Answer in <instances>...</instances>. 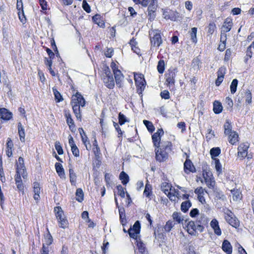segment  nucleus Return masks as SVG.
<instances>
[{"label":"nucleus","instance_id":"obj_1","mask_svg":"<svg viewBox=\"0 0 254 254\" xmlns=\"http://www.w3.org/2000/svg\"><path fill=\"white\" fill-rule=\"evenodd\" d=\"M140 224L138 221H136L132 227H130L128 230V233L130 237L134 240V243L138 248L139 254H148L145 244L141 241L140 237L138 235L140 233Z\"/></svg>","mask_w":254,"mask_h":254},{"label":"nucleus","instance_id":"obj_2","mask_svg":"<svg viewBox=\"0 0 254 254\" xmlns=\"http://www.w3.org/2000/svg\"><path fill=\"white\" fill-rule=\"evenodd\" d=\"M172 143L170 141L161 142V145L156 150V158L157 161L163 162L168 157L171 151Z\"/></svg>","mask_w":254,"mask_h":254},{"label":"nucleus","instance_id":"obj_3","mask_svg":"<svg viewBox=\"0 0 254 254\" xmlns=\"http://www.w3.org/2000/svg\"><path fill=\"white\" fill-rule=\"evenodd\" d=\"M71 104L73 111H80V107L85 106V101L80 93H77L72 96Z\"/></svg>","mask_w":254,"mask_h":254},{"label":"nucleus","instance_id":"obj_4","mask_svg":"<svg viewBox=\"0 0 254 254\" xmlns=\"http://www.w3.org/2000/svg\"><path fill=\"white\" fill-rule=\"evenodd\" d=\"M103 80L105 85L109 88L112 89L115 86L114 80L111 71L108 67L104 70Z\"/></svg>","mask_w":254,"mask_h":254},{"label":"nucleus","instance_id":"obj_5","mask_svg":"<svg viewBox=\"0 0 254 254\" xmlns=\"http://www.w3.org/2000/svg\"><path fill=\"white\" fill-rule=\"evenodd\" d=\"M177 70L174 68H170L165 74L166 84L170 89L174 88L175 82V77Z\"/></svg>","mask_w":254,"mask_h":254},{"label":"nucleus","instance_id":"obj_6","mask_svg":"<svg viewBox=\"0 0 254 254\" xmlns=\"http://www.w3.org/2000/svg\"><path fill=\"white\" fill-rule=\"evenodd\" d=\"M54 211L57 219L60 224V227L64 229L67 227L68 221L65 218V216L62 208L60 206H56L54 208Z\"/></svg>","mask_w":254,"mask_h":254},{"label":"nucleus","instance_id":"obj_7","mask_svg":"<svg viewBox=\"0 0 254 254\" xmlns=\"http://www.w3.org/2000/svg\"><path fill=\"white\" fill-rule=\"evenodd\" d=\"M134 78L137 87V92L140 94L144 90L146 83L143 75L141 74L135 73Z\"/></svg>","mask_w":254,"mask_h":254},{"label":"nucleus","instance_id":"obj_8","mask_svg":"<svg viewBox=\"0 0 254 254\" xmlns=\"http://www.w3.org/2000/svg\"><path fill=\"white\" fill-rule=\"evenodd\" d=\"M16 173H21L22 177L23 178V181L25 182L27 178V173L26 172L25 166L24 165L23 158L21 157H19L18 162L16 163Z\"/></svg>","mask_w":254,"mask_h":254},{"label":"nucleus","instance_id":"obj_9","mask_svg":"<svg viewBox=\"0 0 254 254\" xmlns=\"http://www.w3.org/2000/svg\"><path fill=\"white\" fill-rule=\"evenodd\" d=\"M225 218L226 220L233 227L237 228L239 226V221L231 211L228 210L225 213Z\"/></svg>","mask_w":254,"mask_h":254},{"label":"nucleus","instance_id":"obj_10","mask_svg":"<svg viewBox=\"0 0 254 254\" xmlns=\"http://www.w3.org/2000/svg\"><path fill=\"white\" fill-rule=\"evenodd\" d=\"M150 41L151 45L154 47H159L162 43V39L159 33L155 31L150 32Z\"/></svg>","mask_w":254,"mask_h":254},{"label":"nucleus","instance_id":"obj_11","mask_svg":"<svg viewBox=\"0 0 254 254\" xmlns=\"http://www.w3.org/2000/svg\"><path fill=\"white\" fill-rule=\"evenodd\" d=\"M202 175L207 186L209 189H214L215 185V182L213 178L211 173L205 171L203 172Z\"/></svg>","mask_w":254,"mask_h":254},{"label":"nucleus","instance_id":"obj_12","mask_svg":"<svg viewBox=\"0 0 254 254\" xmlns=\"http://www.w3.org/2000/svg\"><path fill=\"white\" fill-rule=\"evenodd\" d=\"M208 222V218L204 214H201L196 221L197 225V230L199 232H203L204 230L203 225L207 224Z\"/></svg>","mask_w":254,"mask_h":254},{"label":"nucleus","instance_id":"obj_13","mask_svg":"<svg viewBox=\"0 0 254 254\" xmlns=\"http://www.w3.org/2000/svg\"><path fill=\"white\" fill-rule=\"evenodd\" d=\"M249 145L248 143H241L238 147V156L241 159L245 158L248 155Z\"/></svg>","mask_w":254,"mask_h":254},{"label":"nucleus","instance_id":"obj_14","mask_svg":"<svg viewBox=\"0 0 254 254\" xmlns=\"http://www.w3.org/2000/svg\"><path fill=\"white\" fill-rule=\"evenodd\" d=\"M164 134V131L162 128L158 129L156 132L154 133L152 135V139L154 144V145L155 147L158 148L160 145L161 142H160L161 140V135Z\"/></svg>","mask_w":254,"mask_h":254},{"label":"nucleus","instance_id":"obj_15","mask_svg":"<svg viewBox=\"0 0 254 254\" xmlns=\"http://www.w3.org/2000/svg\"><path fill=\"white\" fill-rule=\"evenodd\" d=\"M21 173H17L15 176V182L16 188L18 190L21 191L22 193L24 192V186L21 180Z\"/></svg>","mask_w":254,"mask_h":254},{"label":"nucleus","instance_id":"obj_16","mask_svg":"<svg viewBox=\"0 0 254 254\" xmlns=\"http://www.w3.org/2000/svg\"><path fill=\"white\" fill-rule=\"evenodd\" d=\"M187 231L191 235L195 236L198 231L197 225L193 221H189L187 225Z\"/></svg>","mask_w":254,"mask_h":254},{"label":"nucleus","instance_id":"obj_17","mask_svg":"<svg viewBox=\"0 0 254 254\" xmlns=\"http://www.w3.org/2000/svg\"><path fill=\"white\" fill-rule=\"evenodd\" d=\"M115 78L116 80L117 85H119L121 86V83L124 78V75L121 71L118 69L116 68L115 66H112Z\"/></svg>","mask_w":254,"mask_h":254},{"label":"nucleus","instance_id":"obj_18","mask_svg":"<svg viewBox=\"0 0 254 254\" xmlns=\"http://www.w3.org/2000/svg\"><path fill=\"white\" fill-rule=\"evenodd\" d=\"M184 165L185 173L189 174L190 172H194L195 171V167L190 159H186Z\"/></svg>","mask_w":254,"mask_h":254},{"label":"nucleus","instance_id":"obj_19","mask_svg":"<svg viewBox=\"0 0 254 254\" xmlns=\"http://www.w3.org/2000/svg\"><path fill=\"white\" fill-rule=\"evenodd\" d=\"M171 187L172 186L171 184L165 182L162 183L161 185V190L165 193V194H166L168 196V197L171 200L172 199L171 198V196H170V195H171L170 191L171 190Z\"/></svg>","mask_w":254,"mask_h":254},{"label":"nucleus","instance_id":"obj_20","mask_svg":"<svg viewBox=\"0 0 254 254\" xmlns=\"http://www.w3.org/2000/svg\"><path fill=\"white\" fill-rule=\"evenodd\" d=\"M233 25L232 21L230 18H227L224 22L221 28V32L227 33L230 31Z\"/></svg>","mask_w":254,"mask_h":254},{"label":"nucleus","instance_id":"obj_21","mask_svg":"<svg viewBox=\"0 0 254 254\" xmlns=\"http://www.w3.org/2000/svg\"><path fill=\"white\" fill-rule=\"evenodd\" d=\"M210 226L216 235L218 236L221 235V230L219 227L218 222L216 219H213L210 222Z\"/></svg>","mask_w":254,"mask_h":254},{"label":"nucleus","instance_id":"obj_22","mask_svg":"<svg viewBox=\"0 0 254 254\" xmlns=\"http://www.w3.org/2000/svg\"><path fill=\"white\" fill-rule=\"evenodd\" d=\"M223 251L227 254H231L232 253V246L230 243L227 240H224L222 245Z\"/></svg>","mask_w":254,"mask_h":254},{"label":"nucleus","instance_id":"obj_23","mask_svg":"<svg viewBox=\"0 0 254 254\" xmlns=\"http://www.w3.org/2000/svg\"><path fill=\"white\" fill-rule=\"evenodd\" d=\"M65 116L66 118V123L69 126L70 130L72 132H74L75 130V127L73 120L71 118V116L69 113H66Z\"/></svg>","mask_w":254,"mask_h":254},{"label":"nucleus","instance_id":"obj_24","mask_svg":"<svg viewBox=\"0 0 254 254\" xmlns=\"http://www.w3.org/2000/svg\"><path fill=\"white\" fill-rule=\"evenodd\" d=\"M55 168L57 173H58V175L60 177V178H64V171L62 165L59 163L57 162L55 164Z\"/></svg>","mask_w":254,"mask_h":254},{"label":"nucleus","instance_id":"obj_25","mask_svg":"<svg viewBox=\"0 0 254 254\" xmlns=\"http://www.w3.org/2000/svg\"><path fill=\"white\" fill-rule=\"evenodd\" d=\"M155 10L156 8L153 6V5H149L148 7V19L152 21L155 18Z\"/></svg>","mask_w":254,"mask_h":254},{"label":"nucleus","instance_id":"obj_26","mask_svg":"<svg viewBox=\"0 0 254 254\" xmlns=\"http://www.w3.org/2000/svg\"><path fill=\"white\" fill-rule=\"evenodd\" d=\"M229 135V141L231 144H235L238 141V134L235 131Z\"/></svg>","mask_w":254,"mask_h":254},{"label":"nucleus","instance_id":"obj_27","mask_svg":"<svg viewBox=\"0 0 254 254\" xmlns=\"http://www.w3.org/2000/svg\"><path fill=\"white\" fill-rule=\"evenodd\" d=\"M143 194L146 197L151 199V196L152 195V187L151 185L149 184H146Z\"/></svg>","mask_w":254,"mask_h":254},{"label":"nucleus","instance_id":"obj_28","mask_svg":"<svg viewBox=\"0 0 254 254\" xmlns=\"http://www.w3.org/2000/svg\"><path fill=\"white\" fill-rule=\"evenodd\" d=\"M18 134L19 135L20 140L21 142H24L25 141L24 129L23 128L22 125L20 123H18Z\"/></svg>","mask_w":254,"mask_h":254},{"label":"nucleus","instance_id":"obj_29","mask_svg":"<svg viewBox=\"0 0 254 254\" xmlns=\"http://www.w3.org/2000/svg\"><path fill=\"white\" fill-rule=\"evenodd\" d=\"M224 133L226 135H228L230 133L233 132L232 131V127L231 124L228 120H226V121L224 125Z\"/></svg>","mask_w":254,"mask_h":254},{"label":"nucleus","instance_id":"obj_30","mask_svg":"<svg viewBox=\"0 0 254 254\" xmlns=\"http://www.w3.org/2000/svg\"><path fill=\"white\" fill-rule=\"evenodd\" d=\"M221 153L219 147H213L210 150V154L212 159L214 160L215 157L218 156Z\"/></svg>","mask_w":254,"mask_h":254},{"label":"nucleus","instance_id":"obj_31","mask_svg":"<svg viewBox=\"0 0 254 254\" xmlns=\"http://www.w3.org/2000/svg\"><path fill=\"white\" fill-rule=\"evenodd\" d=\"M120 179L122 181V183L124 185H126L129 181V177L125 172L122 171L119 176Z\"/></svg>","mask_w":254,"mask_h":254},{"label":"nucleus","instance_id":"obj_32","mask_svg":"<svg viewBox=\"0 0 254 254\" xmlns=\"http://www.w3.org/2000/svg\"><path fill=\"white\" fill-rule=\"evenodd\" d=\"M191 206V203L190 200L184 201L181 204V210L184 212H187Z\"/></svg>","mask_w":254,"mask_h":254},{"label":"nucleus","instance_id":"obj_33","mask_svg":"<svg viewBox=\"0 0 254 254\" xmlns=\"http://www.w3.org/2000/svg\"><path fill=\"white\" fill-rule=\"evenodd\" d=\"M69 179L72 185H75L76 183V175L72 169L69 168Z\"/></svg>","mask_w":254,"mask_h":254},{"label":"nucleus","instance_id":"obj_34","mask_svg":"<svg viewBox=\"0 0 254 254\" xmlns=\"http://www.w3.org/2000/svg\"><path fill=\"white\" fill-rule=\"evenodd\" d=\"M179 17V13L177 11H171L170 13V15H165V18L166 19H170L173 21H176L178 20Z\"/></svg>","mask_w":254,"mask_h":254},{"label":"nucleus","instance_id":"obj_35","mask_svg":"<svg viewBox=\"0 0 254 254\" xmlns=\"http://www.w3.org/2000/svg\"><path fill=\"white\" fill-rule=\"evenodd\" d=\"M165 62L163 60H160L157 66V70L159 73H163L165 69Z\"/></svg>","mask_w":254,"mask_h":254},{"label":"nucleus","instance_id":"obj_36","mask_svg":"<svg viewBox=\"0 0 254 254\" xmlns=\"http://www.w3.org/2000/svg\"><path fill=\"white\" fill-rule=\"evenodd\" d=\"M79 132L81 135V137L82 141L83 143L86 146V148L88 149L87 145L86 144V142L88 141V137H87V136L82 128H79Z\"/></svg>","mask_w":254,"mask_h":254},{"label":"nucleus","instance_id":"obj_37","mask_svg":"<svg viewBox=\"0 0 254 254\" xmlns=\"http://www.w3.org/2000/svg\"><path fill=\"white\" fill-rule=\"evenodd\" d=\"M76 200L81 202L83 200L84 194L81 189H77L76 191Z\"/></svg>","mask_w":254,"mask_h":254},{"label":"nucleus","instance_id":"obj_38","mask_svg":"<svg viewBox=\"0 0 254 254\" xmlns=\"http://www.w3.org/2000/svg\"><path fill=\"white\" fill-rule=\"evenodd\" d=\"M172 217L174 220H175L178 223H181L183 221V218L182 217V215L180 213L175 212L172 215Z\"/></svg>","mask_w":254,"mask_h":254},{"label":"nucleus","instance_id":"obj_39","mask_svg":"<svg viewBox=\"0 0 254 254\" xmlns=\"http://www.w3.org/2000/svg\"><path fill=\"white\" fill-rule=\"evenodd\" d=\"M224 105L227 110H230L233 106L232 100L229 97H226L224 101Z\"/></svg>","mask_w":254,"mask_h":254},{"label":"nucleus","instance_id":"obj_40","mask_svg":"<svg viewBox=\"0 0 254 254\" xmlns=\"http://www.w3.org/2000/svg\"><path fill=\"white\" fill-rule=\"evenodd\" d=\"M126 122H129V120L121 112H120L119 114V123L122 126Z\"/></svg>","mask_w":254,"mask_h":254},{"label":"nucleus","instance_id":"obj_41","mask_svg":"<svg viewBox=\"0 0 254 254\" xmlns=\"http://www.w3.org/2000/svg\"><path fill=\"white\" fill-rule=\"evenodd\" d=\"M215 161V169L217 171V173H218V175H220L222 173V165L220 162V161L218 159H214Z\"/></svg>","mask_w":254,"mask_h":254},{"label":"nucleus","instance_id":"obj_42","mask_svg":"<svg viewBox=\"0 0 254 254\" xmlns=\"http://www.w3.org/2000/svg\"><path fill=\"white\" fill-rule=\"evenodd\" d=\"M143 122L149 132H152L154 130L155 127L151 122L147 120H143Z\"/></svg>","mask_w":254,"mask_h":254},{"label":"nucleus","instance_id":"obj_43","mask_svg":"<svg viewBox=\"0 0 254 254\" xmlns=\"http://www.w3.org/2000/svg\"><path fill=\"white\" fill-rule=\"evenodd\" d=\"M223 106L221 102L215 101L213 102V111H222Z\"/></svg>","mask_w":254,"mask_h":254},{"label":"nucleus","instance_id":"obj_44","mask_svg":"<svg viewBox=\"0 0 254 254\" xmlns=\"http://www.w3.org/2000/svg\"><path fill=\"white\" fill-rule=\"evenodd\" d=\"M238 81L237 79L232 80L230 85V91L232 94H234L237 90Z\"/></svg>","mask_w":254,"mask_h":254},{"label":"nucleus","instance_id":"obj_45","mask_svg":"<svg viewBox=\"0 0 254 254\" xmlns=\"http://www.w3.org/2000/svg\"><path fill=\"white\" fill-rule=\"evenodd\" d=\"M54 94L55 96V100L57 102H59L63 100V98L61 95V93L55 88H53Z\"/></svg>","mask_w":254,"mask_h":254},{"label":"nucleus","instance_id":"obj_46","mask_svg":"<svg viewBox=\"0 0 254 254\" xmlns=\"http://www.w3.org/2000/svg\"><path fill=\"white\" fill-rule=\"evenodd\" d=\"M196 33L197 28L195 27L192 28L190 32L191 39L195 43L197 42Z\"/></svg>","mask_w":254,"mask_h":254},{"label":"nucleus","instance_id":"obj_47","mask_svg":"<svg viewBox=\"0 0 254 254\" xmlns=\"http://www.w3.org/2000/svg\"><path fill=\"white\" fill-rule=\"evenodd\" d=\"M117 189L118 190V194L120 195L122 197H125V189L121 185H119L117 186Z\"/></svg>","mask_w":254,"mask_h":254},{"label":"nucleus","instance_id":"obj_48","mask_svg":"<svg viewBox=\"0 0 254 254\" xmlns=\"http://www.w3.org/2000/svg\"><path fill=\"white\" fill-rule=\"evenodd\" d=\"M231 192L233 195V199L234 200H238L240 199V192L237 190H232Z\"/></svg>","mask_w":254,"mask_h":254},{"label":"nucleus","instance_id":"obj_49","mask_svg":"<svg viewBox=\"0 0 254 254\" xmlns=\"http://www.w3.org/2000/svg\"><path fill=\"white\" fill-rule=\"evenodd\" d=\"M226 68L225 66L220 67L217 72V76H221L224 77L225 73H226Z\"/></svg>","mask_w":254,"mask_h":254},{"label":"nucleus","instance_id":"obj_50","mask_svg":"<svg viewBox=\"0 0 254 254\" xmlns=\"http://www.w3.org/2000/svg\"><path fill=\"white\" fill-rule=\"evenodd\" d=\"M55 149L59 155L63 154V150L60 142L56 141L55 143Z\"/></svg>","mask_w":254,"mask_h":254},{"label":"nucleus","instance_id":"obj_51","mask_svg":"<svg viewBox=\"0 0 254 254\" xmlns=\"http://www.w3.org/2000/svg\"><path fill=\"white\" fill-rule=\"evenodd\" d=\"M174 226V223L171 221H168L164 226L165 231L166 232H169Z\"/></svg>","mask_w":254,"mask_h":254},{"label":"nucleus","instance_id":"obj_52","mask_svg":"<svg viewBox=\"0 0 254 254\" xmlns=\"http://www.w3.org/2000/svg\"><path fill=\"white\" fill-rule=\"evenodd\" d=\"M70 147L73 155L75 157H78L79 156V151L76 145H75Z\"/></svg>","mask_w":254,"mask_h":254},{"label":"nucleus","instance_id":"obj_53","mask_svg":"<svg viewBox=\"0 0 254 254\" xmlns=\"http://www.w3.org/2000/svg\"><path fill=\"white\" fill-rule=\"evenodd\" d=\"M82 7L87 13H89L91 11L90 7L85 0L83 1Z\"/></svg>","mask_w":254,"mask_h":254},{"label":"nucleus","instance_id":"obj_54","mask_svg":"<svg viewBox=\"0 0 254 254\" xmlns=\"http://www.w3.org/2000/svg\"><path fill=\"white\" fill-rule=\"evenodd\" d=\"M34 193L36 194H40V185L37 182L34 183Z\"/></svg>","mask_w":254,"mask_h":254},{"label":"nucleus","instance_id":"obj_55","mask_svg":"<svg viewBox=\"0 0 254 254\" xmlns=\"http://www.w3.org/2000/svg\"><path fill=\"white\" fill-rule=\"evenodd\" d=\"M161 97L165 99H168L170 98V94L168 91L163 90L160 93Z\"/></svg>","mask_w":254,"mask_h":254},{"label":"nucleus","instance_id":"obj_56","mask_svg":"<svg viewBox=\"0 0 254 254\" xmlns=\"http://www.w3.org/2000/svg\"><path fill=\"white\" fill-rule=\"evenodd\" d=\"M114 52V50L112 48H107V50L105 52V55L107 58H111L113 53Z\"/></svg>","mask_w":254,"mask_h":254},{"label":"nucleus","instance_id":"obj_57","mask_svg":"<svg viewBox=\"0 0 254 254\" xmlns=\"http://www.w3.org/2000/svg\"><path fill=\"white\" fill-rule=\"evenodd\" d=\"M246 102L248 103L252 102V94L249 90L246 92Z\"/></svg>","mask_w":254,"mask_h":254},{"label":"nucleus","instance_id":"obj_58","mask_svg":"<svg viewBox=\"0 0 254 254\" xmlns=\"http://www.w3.org/2000/svg\"><path fill=\"white\" fill-rule=\"evenodd\" d=\"M134 43V41L132 40L130 41V44L131 45V49L134 53L137 54V55H139L140 53V49H138L137 47H136L135 46L133 45V43Z\"/></svg>","mask_w":254,"mask_h":254},{"label":"nucleus","instance_id":"obj_59","mask_svg":"<svg viewBox=\"0 0 254 254\" xmlns=\"http://www.w3.org/2000/svg\"><path fill=\"white\" fill-rule=\"evenodd\" d=\"M199 214V210L197 208H193L191 209L190 212V215L191 217H195Z\"/></svg>","mask_w":254,"mask_h":254},{"label":"nucleus","instance_id":"obj_60","mask_svg":"<svg viewBox=\"0 0 254 254\" xmlns=\"http://www.w3.org/2000/svg\"><path fill=\"white\" fill-rule=\"evenodd\" d=\"M53 241V238L50 234H48L46 238V243L48 246L51 245Z\"/></svg>","mask_w":254,"mask_h":254},{"label":"nucleus","instance_id":"obj_61","mask_svg":"<svg viewBox=\"0 0 254 254\" xmlns=\"http://www.w3.org/2000/svg\"><path fill=\"white\" fill-rule=\"evenodd\" d=\"M227 40V35L226 33L222 32L221 31V37H220V42L221 43H226Z\"/></svg>","mask_w":254,"mask_h":254},{"label":"nucleus","instance_id":"obj_62","mask_svg":"<svg viewBox=\"0 0 254 254\" xmlns=\"http://www.w3.org/2000/svg\"><path fill=\"white\" fill-rule=\"evenodd\" d=\"M40 4L43 10H46L47 9V2L45 0H39Z\"/></svg>","mask_w":254,"mask_h":254},{"label":"nucleus","instance_id":"obj_63","mask_svg":"<svg viewBox=\"0 0 254 254\" xmlns=\"http://www.w3.org/2000/svg\"><path fill=\"white\" fill-rule=\"evenodd\" d=\"M215 25L214 23H210L208 27V33L212 34L214 31Z\"/></svg>","mask_w":254,"mask_h":254},{"label":"nucleus","instance_id":"obj_64","mask_svg":"<svg viewBox=\"0 0 254 254\" xmlns=\"http://www.w3.org/2000/svg\"><path fill=\"white\" fill-rule=\"evenodd\" d=\"M41 254H49L48 247L46 246L44 244L43 245Z\"/></svg>","mask_w":254,"mask_h":254}]
</instances>
